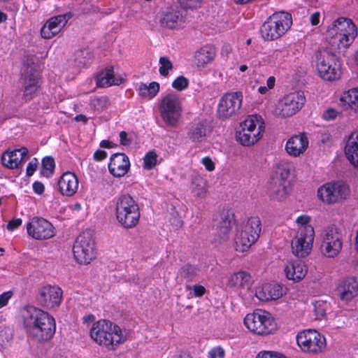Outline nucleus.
Instances as JSON below:
<instances>
[{
	"label": "nucleus",
	"instance_id": "58836bf2",
	"mask_svg": "<svg viewBox=\"0 0 358 358\" xmlns=\"http://www.w3.org/2000/svg\"><path fill=\"white\" fill-rule=\"evenodd\" d=\"M159 90V84L157 82H152L148 85L145 83H140L138 87L139 95L145 99H151L155 97Z\"/></svg>",
	"mask_w": 358,
	"mask_h": 358
},
{
	"label": "nucleus",
	"instance_id": "bf43d9fd",
	"mask_svg": "<svg viewBox=\"0 0 358 358\" xmlns=\"http://www.w3.org/2000/svg\"><path fill=\"white\" fill-rule=\"evenodd\" d=\"M310 220V217L309 216L303 215L298 217V218L296 219V223L299 225V227L310 226L308 224Z\"/></svg>",
	"mask_w": 358,
	"mask_h": 358
},
{
	"label": "nucleus",
	"instance_id": "5701e85b",
	"mask_svg": "<svg viewBox=\"0 0 358 358\" xmlns=\"http://www.w3.org/2000/svg\"><path fill=\"white\" fill-rule=\"evenodd\" d=\"M327 31L329 35H334V31L345 34V35L349 37L347 41L348 40L350 42L355 41L357 36V27L353 23L352 20L350 18L343 17L336 20Z\"/></svg>",
	"mask_w": 358,
	"mask_h": 358
},
{
	"label": "nucleus",
	"instance_id": "ea45409f",
	"mask_svg": "<svg viewBox=\"0 0 358 358\" xmlns=\"http://www.w3.org/2000/svg\"><path fill=\"white\" fill-rule=\"evenodd\" d=\"M192 192L194 196L204 198L207 193L206 180L200 176L194 178L192 182Z\"/></svg>",
	"mask_w": 358,
	"mask_h": 358
},
{
	"label": "nucleus",
	"instance_id": "412c9836",
	"mask_svg": "<svg viewBox=\"0 0 358 358\" xmlns=\"http://www.w3.org/2000/svg\"><path fill=\"white\" fill-rule=\"evenodd\" d=\"M70 17V14H65L50 17L41 29V36L45 39H50L58 34L65 27Z\"/></svg>",
	"mask_w": 358,
	"mask_h": 358
},
{
	"label": "nucleus",
	"instance_id": "20e7f679",
	"mask_svg": "<svg viewBox=\"0 0 358 358\" xmlns=\"http://www.w3.org/2000/svg\"><path fill=\"white\" fill-rule=\"evenodd\" d=\"M292 165L287 162H280L274 168L271 177L270 195L273 199L280 201L286 197L291 190L289 180Z\"/></svg>",
	"mask_w": 358,
	"mask_h": 358
},
{
	"label": "nucleus",
	"instance_id": "de8ad7c7",
	"mask_svg": "<svg viewBox=\"0 0 358 358\" xmlns=\"http://www.w3.org/2000/svg\"><path fill=\"white\" fill-rule=\"evenodd\" d=\"M188 80L185 77L179 76L172 83V87L178 91H182L188 87Z\"/></svg>",
	"mask_w": 358,
	"mask_h": 358
},
{
	"label": "nucleus",
	"instance_id": "4c0bfd02",
	"mask_svg": "<svg viewBox=\"0 0 358 358\" xmlns=\"http://www.w3.org/2000/svg\"><path fill=\"white\" fill-rule=\"evenodd\" d=\"M232 225L233 222L229 218H222L217 227V236L219 238L217 242L219 243L227 241L229 238V233Z\"/></svg>",
	"mask_w": 358,
	"mask_h": 358
},
{
	"label": "nucleus",
	"instance_id": "774afa93",
	"mask_svg": "<svg viewBox=\"0 0 358 358\" xmlns=\"http://www.w3.org/2000/svg\"><path fill=\"white\" fill-rule=\"evenodd\" d=\"M275 78L274 76H270L268 79H267V81H266V87L268 88V89H272L275 86Z\"/></svg>",
	"mask_w": 358,
	"mask_h": 358
},
{
	"label": "nucleus",
	"instance_id": "aec40b11",
	"mask_svg": "<svg viewBox=\"0 0 358 358\" xmlns=\"http://www.w3.org/2000/svg\"><path fill=\"white\" fill-rule=\"evenodd\" d=\"M336 294L338 299L348 303L358 296V280L355 277H346L341 279L336 287Z\"/></svg>",
	"mask_w": 358,
	"mask_h": 358
},
{
	"label": "nucleus",
	"instance_id": "8fccbe9b",
	"mask_svg": "<svg viewBox=\"0 0 358 358\" xmlns=\"http://www.w3.org/2000/svg\"><path fill=\"white\" fill-rule=\"evenodd\" d=\"M12 338L11 331L8 328L0 329V345H3L8 343Z\"/></svg>",
	"mask_w": 358,
	"mask_h": 358
},
{
	"label": "nucleus",
	"instance_id": "6e6d98bb",
	"mask_svg": "<svg viewBox=\"0 0 358 358\" xmlns=\"http://www.w3.org/2000/svg\"><path fill=\"white\" fill-rule=\"evenodd\" d=\"M38 166V160L36 158H34L27 165V175L28 176H31L35 172Z\"/></svg>",
	"mask_w": 358,
	"mask_h": 358
},
{
	"label": "nucleus",
	"instance_id": "f3484780",
	"mask_svg": "<svg viewBox=\"0 0 358 358\" xmlns=\"http://www.w3.org/2000/svg\"><path fill=\"white\" fill-rule=\"evenodd\" d=\"M63 291L57 286L45 285L38 289L36 300L39 306L46 310L58 308L62 301Z\"/></svg>",
	"mask_w": 358,
	"mask_h": 358
},
{
	"label": "nucleus",
	"instance_id": "13d9d810",
	"mask_svg": "<svg viewBox=\"0 0 358 358\" xmlns=\"http://www.w3.org/2000/svg\"><path fill=\"white\" fill-rule=\"evenodd\" d=\"M22 224V220L16 218L10 220L7 224V229L8 231H13Z\"/></svg>",
	"mask_w": 358,
	"mask_h": 358
},
{
	"label": "nucleus",
	"instance_id": "4d7b16f0",
	"mask_svg": "<svg viewBox=\"0 0 358 358\" xmlns=\"http://www.w3.org/2000/svg\"><path fill=\"white\" fill-rule=\"evenodd\" d=\"M201 163L208 171H212L215 169V164L209 157H203L201 159Z\"/></svg>",
	"mask_w": 358,
	"mask_h": 358
},
{
	"label": "nucleus",
	"instance_id": "f257e3e1",
	"mask_svg": "<svg viewBox=\"0 0 358 358\" xmlns=\"http://www.w3.org/2000/svg\"><path fill=\"white\" fill-rule=\"evenodd\" d=\"M21 317L26 331L36 341H48L54 336L55 320L47 312L27 306L21 310Z\"/></svg>",
	"mask_w": 358,
	"mask_h": 358
},
{
	"label": "nucleus",
	"instance_id": "6ab92c4d",
	"mask_svg": "<svg viewBox=\"0 0 358 358\" xmlns=\"http://www.w3.org/2000/svg\"><path fill=\"white\" fill-rule=\"evenodd\" d=\"M38 72L34 64L32 66L28 64L24 67L21 80L24 88L23 98L25 101L31 100L38 91Z\"/></svg>",
	"mask_w": 358,
	"mask_h": 358
},
{
	"label": "nucleus",
	"instance_id": "72a5a7b5",
	"mask_svg": "<svg viewBox=\"0 0 358 358\" xmlns=\"http://www.w3.org/2000/svg\"><path fill=\"white\" fill-rule=\"evenodd\" d=\"M215 49L210 45H205L194 54V63L199 68H203L210 63L215 57Z\"/></svg>",
	"mask_w": 358,
	"mask_h": 358
},
{
	"label": "nucleus",
	"instance_id": "1a4fd4ad",
	"mask_svg": "<svg viewBox=\"0 0 358 358\" xmlns=\"http://www.w3.org/2000/svg\"><path fill=\"white\" fill-rule=\"evenodd\" d=\"M161 117L170 127H176L182 115V106L178 94L171 93L166 95L159 106Z\"/></svg>",
	"mask_w": 358,
	"mask_h": 358
},
{
	"label": "nucleus",
	"instance_id": "9d476101",
	"mask_svg": "<svg viewBox=\"0 0 358 358\" xmlns=\"http://www.w3.org/2000/svg\"><path fill=\"white\" fill-rule=\"evenodd\" d=\"M73 252L76 260L80 264H90L95 258L94 241L91 231H85L77 237Z\"/></svg>",
	"mask_w": 358,
	"mask_h": 358
},
{
	"label": "nucleus",
	"instance_id": "b1692460",
	"mask_svg": "<svg viewBox=\"0 0 358 358\" xmlns=\"http://www.w3.org/2000/svg\"><path fill=\"white\" fill-rule=\"evenodd\" d=\"M78 185L77 176L71 171L64 172L57 182L59 192L66 196H73L78 191Z\"/></svg>",
	"mask_w": 358,
	"mask_h": 358
},
{
	"label": "nucleus",
	"instance_id": "39448f33",
	"mask_svg": "<svg viewBox=\"0 0 358 358\" xmlns=\"http://www.w3.org/2000/svg\"><path fill=\"white\" fill-rule=\"evenodd\" d=\"M292 24V19L289 13H275L262 24L261 34L266 41L276 40L287 31Z\"/></svg>",
	"mask_w": 358,
	"mask_h": 358
},
{
	"label": "nucleus",
	"instance_id": "338daca9",
	"mask_svg": "<svg viewBox=\"0 0 358 358\" xmlns=\"http://www.w3.org/2000/svg\"><path fill=\"white\" fill-rule=\"evenodd\" d=\"M274 353H275V352H271V351L259 352L257 355V358H273Z\"/></svg>",
	"mask_w": 358,
	"mask_h": 358
},
{
	"label": "nucleus",
	"instance_id": "a211bd4d",
	"mask_svg": "<svg viewBox=\"0 0 358 358\" xmlns=\"http://www.w3.org/2000/svg\"><path fill=\"white\" fill-rule=\"evenodd\" d=\"M29 236L36 240L49 239L55 236L53 225L42 217H34L27 224Z\"/></svg>",
	"mask_w": 358,
	"mask_h": 358
},
{
	"label": "nucleus",
	"instance_id": "5fc2aeb1",
	"mask_svg": "<svg viewBox=\"0 0 358 358\" xmlns=\"http://www.w3.org/2000/svg\"><path fill=\"white\" fill-rule=\"evenodd\" d=\"M339 113L337 110L333 108H330L323 113L322 117L326 120H332L336 119Z\"/></svg>",
	"mask_w": 358,
	"mask_h": 358
},
{
	"label": "nucleus",
	"instance_id": "2f4dec72",
	"mask_svg": "<svg viewBox=\"0 0 358 358\" xmlns=\"http://www.w3.org/2000/svg\"><path fill=\"white\" fill-rule=\"evenodd\" d=\"M227 285L231 288L249 289L251 285V275L243 271L236 272L229 277Z\"/></svg>",
	"mask_w": 358,
	"mask_h": 358
},
{
	"label": "nucleus",
	"instance_id": "7c9ffc66",
	"mask_svg": "<svg viewBox=\"0 0 358 358\" xmlns=\"http://www.w3.org/2000/svg\"><path fill=\"white\" fill-rule=\"evenodd\" d=\"M345 153L351 164L358 168V131L352 132L349 136Z\"/></svg>",
	"mask_w": 358,
	"mask_h": 358
},
{
	"label": "nucleus",
	"instance_id": "0eeeda50",
	"mask_svg": "<svg viewBox=\"0 0 358 358\" xmlns=\"http://www.w3.org/2000/svg\"><path fill=\"white\" fill-rule=\"evenodd\" d=\"M244 324L250 331L258 335H268L276 329V324L271 315L262 310L248 313L244 318Z\"/></svg>",
	"mask_w": 358,
	"mask_h": 358
},
{
	"label": "nucleus",
	"instance_id": "a19ab883",
	"mask_svg": "<svg viewBox=\"0 0 358 358\" xmlns=\"http://www.w3.org/2000/svg\"><path fill=\"white\" fill-rule=\"evenodd\" d=\"M198 274V269L192 265L186 264L179 272V277L186 282L194 281Z\"/></svg>",
	"mask_w": 358,
	"mask_h": 358
},
{
	"label": "nucleus",
	"instance_id": "f704fd0d",
	"mask_svg": "<svg viewBox=\"0 0 358 358\" xmlns=\"http://www.w3.org/2000/svg\"><path fill=\"white\" fill-rule=\"evenodd\" d=\"M241 128H245L262 135L265 129V124L261 116L257 115H249L241 124Z\"/></svg>",
	"mask_w": 358,
	"mask_h": 358
},
{
	"label": "nucleus",
	"instance_id": "f03ea898",
	"mask_svg": "<svg viewBox=\"0 0 358 358\" xmlns=\"http://www.w3.org/2000/svg\"><path fill=\"white\" fill-rule=\"evenodd\" d=\"M90 336L97 344L109 350H115L126 339L121 329L106 320H100L93 324Z\"/></svg>",
	"mask_w": 358,
	"mask_h": 358
},
{
	"label": "nucleus",
	"instance_id": "c03bdc74",
	"mask_svg": "<svg viewBox=\"0 0 358 358\" xmlns=\"http://www.w3.org/2000/svg\"><path fill=\"white\" fill-rule=\"evenodd\" d=\"M159 73L162 76H167L169 71L173 69V64L167 57H162L159 58Z\"/></svg>",
	"mask_w": 358,
	"mask_h": 358
},
{
	"label": "nucleus",
	"instance_id": "79ce46f5",
	"mask_svg": "<svg viewBox=\"0 0 358 358\" xmlns=\"http://www.w3.org/2000/svg\"><path fill=\"white\" fill-rule=\"evenodd\" d=\"M313 305L315 319L318 320H322L326 315L327 310L329 309V303L324 301H317Z\"/></svg>",
	"mask_w": 358,
	"mask_h": 358
},
{
	"label": "nucleus",
	"instance_id": "ddd939ff",
	"mask_svg": "<svg viewBox=\"0 0 358 358\" xmlns=\"http://www.w3.org/2000/svg\"><path fill=\"white\" fill-rule=\"evenodd\" d=\"M349 187L342 182L326 183L317 190V196L327 204L339 203L349 195Z\"/></svg>",
	"mask_w": 358,
	"mask_h": 358
},
{
	"label": "nucleus",
	"instance_id": "f8f14e48",
	"mask_svg": "<svg viewBox=\"0 0 358 358\" xmlns=\"http://www.w3.org/2000/svg\"><path fill=\"white\" fill-rule=\"evenodd\" d=\"M315 237L314 228L312 226L299 227L292 241V251L297 257L308 256L313 248Z\"/></svg>",
	"mask_w": 358,
	"mask_h": 358
},
{
	"label": "nucleus",
	"instance_id": "69168bd1",
	"mask_svg": "<svg viewBox=\"0 0 358 358\" xmlns=\"http://www.w3.org/2000/svg\"><path fill=\"white\" fill-rule=\"evenodd\" d=\"M320 17V13L319 12H315L310 16V21L313 26H316L319 24Z\"/></svg>",
	"mask_w": 358,
	"mask_h": 358
},
{
	"label": "nucleus",
	"instance_id": "6e6552de",
	"mask_svg": "<svg viewBox=\"0 0 358 358\" xmlns=\"http://www.w3.org/2000/svg\"><path fill=\"white\" fill-rule=\"evenodd\" d=\"M317 69L320 76L329 81L338 79L341 74L336 55L327 50L317 53Z\"/></svg>",
	"mask_w": 358,
	"mask_h": 358
},
{
	"label": "nucleus",
	"instance_id": "4468645a",
	"mask_svg": "<svg viewBox=\"0 0 358 358\" xmlns=\"http://www.w3.org/2000/svg\"><path fill=\"white\" fill-rule=\"evenodd\" d=\"M298 345L304 352L317 354L326 347V339L315 330L308 329L298 334Z\"/></svg>",
	"mask_w": 358,
	"mask_h": 358
},
{
	"label": "nucleus",
	"instance_id": "9b49d317",
	"mask_svg": "<svg viewBox=\"0 0 358 358\" xmlns=\"http://www.w3.org/2000/svg\"><path fill=\"white\" fill-rule=\"evenodd\" d=\"M343 235L335 225L326 227L322 234L321 251L327 257H336L342 250Z\"/></svg>",
	"mask_w": 358,
	"mask_h": 358
},
{
	"label": "nucleus",
	"instance_id": "052dcab7",
	"mask_svg": "<svg viewBox=\"0 0 358 358\" xmlns=\"http://www.w3.org/2000/svg\"><path fill=\"white\" fill-rule=\"evenodd\" d=\"M11 296L12 294L10 292H4L0 295V308L5 306L8 303V300Z\"/></svg>",
	"mask_w": 358,
	"mask_h": 358
},
{
	"label": "nucleus",
	"instance_id": "dca6fc26",
	"mask_svg": "<svg viewBox=\"0 0 358 358\" xmlns=\"http://www.w3.org/2000/svg\"><path fill=\"white\" fill-rule=\"evenodd\" d=\"M303 92H294L285 95L276 105L273 113L281 117H289L294 115L301 108L305 103Z\"/></svg>",
	"mask_w": 358,
	"mask_h": 358
},
{
	"label": "nucleus",
	"instance_id": "37998d69",
	"mask_svg": "<svg viewBox=\"0 0 358 358\" xmlns=\"http://www.w3.org/2000/svg\"><path fill=\"white\" fill-rule=\"evenodd\" d=\"M157 162V155L155 151H149L143 158V168L146 170L152 169Z\"/></svg>",
	"mask_w": 358,
	"mask_h": 358
},
{
	"label": "nucleus",
	"instance_id": "c9c22d12",
	"mask_svg": "<svg viewBox=\"0 0 358 358\" xmlns=\"http://www.w3.org/2000/svg\"><path fill=\"white\" fill-rule=\"evenodd\" d=\"M342 105L354 112L358 111V87L352 88L343 93L340 99Z\"/></svg>",
	"mask_w": 358,
	"mask_h": 358
},
{
	"label": "nucleus",
	"instance_id": "473e14b6",
	"mask_svg": "<svg viewBox=\"0 0 358 358\" xmlns=\"http://www.w3.org/2000/svg\"><path fill=\"white\" fill-rule=\"evenodd\" d=\"M307 267L302 262H290L285 268L286 277L295 282L302 280L307 273Z\"/></svg>",
	"mask_w": 358,
	"mask_h": 358
},
{
	"label": "nucleus",
	"instance_id": "c756f323",
	"mask_svg": "<svg viewBox=\"0 0 358 358\" xmlns=\"http://www.w3.org/2000/svg\"><path fill=\"white\" fill-rule=\"evenodd\" d=\"M211 129L205 121H201L192 125L187 133V137L193 143H201L204 141L206 137L210 134Z\"/></svg>",
	"mask_w": 358,
	"mask_h": 358
},
{
	"label": "nucleus",
	"instance_id": "0e129e2a",
	"mask_svg": "<svg viewBox=\"0 0 358 358\" xmlns=\"http://www.w3.org/2000/svg\"><path fill=\"white\" fill-rule=\"evenodd\" d=\"M120 143L123 145H129L131 141L127 138V132L122 131L120 133Z\"/></svg>",
	"mask_w": 358,
	"mask_h": 358
},
{
	"label": "nucleus",
	"instance_id": "3c124183",
	"mask_svg": "<svg viewBox=\"0 0 358 358\" xmlns=\"http://www.w3.org/2000/svg\"><path fill=\"white\" fill-rule=\"evenodd\" d=\"M55 161L51 157H45L42 161L43 169L52 173L55 169Z\"/></svg>",
	"mask_w": 358,
	"mask_h": 358
},
{
	"label": "nucleus",
	"instance_id": "e2e57ef3",
	"mask_svg": "<svg viewBox=\"0 0 358 358\" xmlns=\"http://www.w3.org/2000/svg\"><path fill=\"white\" fill-rule=\"evenodd\" d=\"M33 189L36 194H41L44 192L45 187L42 182H35L33 184Z\"/></svg>",
	"mask_w": 358,
	"mask_h": 358
},
{
	"label": "nucleus",
	"instance_id": "a18cd8bd",
	"mask_svg": "<svg viewBox=\"0 0 358 358\" xmlns=\"http://www.w3.org/2000/svg\"><path fill=\"white\" fill-rule=\"evenodd\" d=\"M92 106L96 110H103L110 104L108 98L106 96L96 97L91 101Z\"/></svg>",
	"mask_w": 358,
	"mask_h": 358
},
{
	"label": "nucleus",
	"instance_id": "7ed1b4c3",
	"mask_svg": "<svg viewBox=\"0 0 358 358\" xmlns=\"http://www.w3.org/2000/svg\"><path fill=\"white\" fill-rule=\"evenodd\" d=\"M140 215L139 206L129 194H122L115 199V216L122 227L131 229L136 227Z\"/></svg>",
	"mask_w": 358,
	"mask_h": 358
},
{
	"label": "nucleus",
	"instance_id": "49530a36",
	"mask_svg": "<svg viewBox=\"0 0 358 358\" xmlns=\"http://www.w3.org/2000/svg\"><path fill=\"white\" fill-rule=\"evenodd\" d=\"M334 35L336 36L335 38L338 41V48L343 47V48H348L354 41H351L350 42L347 39L349 37L345 34L340 33L339 31H334Z\"/></svg>",
	"mask_w": 358,
	"mask_h": 358
},
{
	"label": "nucleus",
	"instance_id": "393cba45",
	"mask_svg": "<svg viewBox=\"0 0 358 358\" xmlns=\"http://www.w3.org/2000/svg\"><path fill=\"white\" fill-rule=\"evenodd\" d=\"M184 22L183 12L178 7L168 8L160 19L161 26L169 29L177 28Z\"/></svg>",
	"mask_w": 358,
	"mask_h": 358
},
{
	"label": "nucleus",
	"instance_id": "864d4df0",
	"mask_svg": "<svg viewBox=\"0 0 358 358\" xmlns=\"http://www.w3.org/2000/svg\"><path fill=\"white\" fill-rule=\"evenodd\" d=\"M224 350L221 347L214 348L209 352V358H223Z\"/></svg>",
	"mask_w": 358,
	"mask_h": 358
},
{
	"label": "nucleus",
	"instance_id": "423d86ee",
	"mask_svg": "<svg viewBox=\"0 0 358 358\" xmlns=\"http://www.w3.org/2000/svg\"><path fill=\"white\" fill-rule=\"evenodd\" d=\"M261 230L260 219L258 217L249 218L236 231V250L241 252L247 251L257 241Z\"/></svg>",
	"mask_w": 358,
	"mask_h": 358
},
{
	"label": "nucleus",
	"instance_id": "cd10ccee",
	"mask_svg": "<svg viewBox=\"0 0 358 358\" xmlns=\"http://www.w3.org/2000/svg\"><path fill=\"white\" fill-rule=\"evenodd\" d=\"M96 85L99 87H108L112 85H119L124 82L120 75H115L113 67L107 68L100 72L96 78Z\"/></svg>",
	"mask_w": 358,
	"mask_h": 358
},
{
	"label": "nucleus",
	"instance_id": "c85d7f7f",
	"mask_svg": "<svg viewBox=\"0 0 358 358\" xmlns=\"http://www.w3.org/2000/svg\"><path fill=\"white\" fill-rule=\"evenodd\" d=\"M255 295L260 301H268L280 298L282 293L278 285L265 284L256 288Z\"/></svg>",
	"mask_w": 358,
	"mask_h": 358
},
{
	"label": "nucleus",
	"instance_id": "680f3d73",
	"mask_svg": "<svg viewBox=\"0 0 358 358\" xmlns=\"http://www.w3.org/2000/svg\"><path fill=\"white\" fill-rule=\"evenodd\" d=\"M107 157V152L104 150H98L94 154V159L95 161H101L106 159Z\"/></svg>",
	"mask_w": 358,
	"mask_h": 358
},
{
	"label": "nucleus",
	"instance_id": "e433bc0d",
	"mask_svg": "<svg viewBox=\"0 0 358 358\" xmlns=\"http://www.w3.org/2000/svg\"><path fill=\"white\" fill-rule=\"evenodd\" d=\"M236 137L243 145L250 146L256 143L262 137V135L254 134L252 131L241 128L236 132Z\"/></svg>",
	"mask_w": 358,
	"mask_h": 358
},
{
	"label": "nucleus",
	"instance_id": "09e8293b",
	"mask_svg": "<svg viewBox=\"0 0 358 358\" xmlns=\"http://www.w3.org/2000/svg\"><path fill=\"white\" fill-rule=\"evenodd\" d=\"M202 0H178L179 3L184 9H193L197 8Z\"/></svg>",
	"mask_w": 358,
	"mask_h": 358
},
{
	"label": "nucleus",
	"instance_id": "bb28decb",
	"mask_svg": "<svg viewBox=\"0 0 358 358\" xmlns=\"http://www.w3.org/2000/svg\"><path fill=\"white\" fill-rule=\"evenodd\" d=\"M28 153V149L22 147L2 155L1 162L3 166L9 169H16L24 162Z\"/></svg>",
	"mask_w": 358,
	"mask_h": 358
},
{
	"label": "nucleus",
	"instance_id": "4be33fe9",
	"mask_svg": "<svg viewBox=\"0 0 358 358\" xmlns=\"http://www.w3.org/2000/svg\"><path fill=\"white\" fill-rule=\"evenodd\" d=\"M130 168L129 157L124 153H115L112 155L108 164L109 172L116 178H121L126 175Z\"/></svg>",
	"mask_w": 358,
	"mask_h": 358
},
{
	"label": "nucleus",
	"instance_id": "603ef678",
	"mask_svg": "<svg viewBox=\"0 0 358 358\" xmlns=\"http://www.w3.org/2000/svg\"><path fill=\"white\" fill-rule=\"evenodd\" d=\"M186 289H193V292H194V296L196 297H201L202 296L205 292H206V289L202 285H194L193 287H191L190 285H187L186 286Z\"/></svg>",
	"mask_w": 358,
	"mask_h": 358
},
{
	"label": "nucleus",
	"instance_id": "a878e982",
	"mask_svg": "<svg viewBox=\"0 0 358 358\" xmlns=\"http://www.w3.org/2000/svg\"><path fill=\"white\" fill-rule=\"evenodd\" d=\"M308 147V140L305 134L292 136L287 142L285 149L287 152L293 157L303 154Z\"/></svg>",
	"mask_w": 358,
	"mask_h": 358
},
{
	"label": "nucleus",
	"instance_id": "2eb2a0df",
	"mask_svg": "<svg viewBox=\"0 0 358 358\" xmlns=\"http://www.w3.org/2000/svg\"><path fill=\"white\" fill-rule=\"evenodd\" d=\"M243 102V94L241 92L225 94L220 99L217 108V116L224 120L234 117L239 112Z\"/></svg>",
	"mask_w": 358,
	"mask_h": 358
}]
</instances>
